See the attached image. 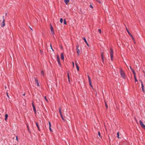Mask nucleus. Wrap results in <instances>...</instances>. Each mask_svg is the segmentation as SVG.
Listing matches in <instances>:
<instances>
[{
    "mask_svg": "<svg viewBox=\"0 0 145 145\" xmlns=\"http://www.w3.org/2000/svg\"><path fill=\"white\" fill-rule=\"evenodd\" d=\"M120 73L121 77L124 79H125V75L124 72L123 71L121 68H120Z\"/></svg>",
    "mask_w": 145,
    "mask_h": 145,
    "instance_id": "1",
    "label": "nucleus"
},
{
    "mask_svg": "<svg viewBox=\"0 0 145 145\" xmlns=\"http://www.w3.org/2000/svg\"><path fill=\"white\" fill-rule=\"evenodd\" d=\"M110 56L112 61L113 60V49L111 48L110 49Z\"/></svg>",
    "mask_w": 145,
    "mask_h": 145,
    "instance_id": "2",
    "label": "nucleus"
},
{
    "mask_svg": "<svg viewBox=\"0 0 145 145\" xmlns=\"http://www.w3.org/2000/svg\"><path fill=\"white\" fill-rule=\"evenodd\" d=\"M139 122L140 125L145 130V125H144L142 122L141 120H140Z\"/></svg>",
    "mask_w": 145,
    "mask_h": 145,
    "instance_id": "3",
    "label": "nucleus"
},
{
    "mask_svg": "<svg viewBox=\"0 0 145 145\" xmlns=\"http://www.w3.org/2000/svg\"><path fill=\"white\" fill-rule=\"evenodd\" d=\"M126 30H127V33H128V34L129 35V36L131 37L132 39L133 40H134V37H133V35H132V34L130 33L128 29H127V28H126Z\"/></svg>",
    "mask_w": 145,
    "mask_h": 145,
    "instance_id": "4",
    "label": "nucleus"
},
{
    "mask_svg": "<svg viewBox=\"0 0 145 145\" xmlns=\"http://www.w3.org/2000/svg\"><path fill=\"white\" fill-rule=\"evenodd\" d=\"M2 18L3 19V22L1 24V27H3L5 26V19L4 18V17L3 16H2Z\"/></svg>",
    "mask_w": 145,
    "mask_h": 145,
    "instance_id": "5",
    "label": "nucleus"
},
{
    "mask_svg": "<svg viewBox=\"0 0 145 145\" xmlns=\"http://www.w3.org/2000/svg\"><path fill=\"white\" fill-rule=\"evenodd\" d=\"M141 83L142 90L143 92L144 93L145 92L144 87V86L143 85V84L142 81H141Z\"/></svg>",
    "mask_w": 145,
    "mask_h": 145,
    "instance_id": "6",
    "label": "nucleus"
},
{
    "mask_svg": "<svg viewBox=\"0 0 145 145\" xmlns=\"http://www.w3.org/2000/svg\"><path fill=\"white\" fill-rule=\"evenodd\" d=\"M50 30L51 31L52 34H54V29H53V28L52 26V25H50Z\"/></svg>",
    "mask_w": 145,
    "mask_h": 145,
    "instance_id": "7",
    "label": "nucleus"
},
{
    "mask_svg": "<svg viewBox=\"0 0 145 145\" xmlns=\"http://www.w3.org/2000/svg\"><path fill=\"white\" fill-rule=\"evenodd\" d=\"M79 47V46H76V50H77V53L78 55H79L80 54V50L78 48Z\"/></svg>",
    "mask_w": 145,
    "mask_h": 145,
    "instance_id": "8",
    "label": "nucleus"
},
{
    "mask_svg": "<svg viewBox=\"0 0 145 145\" xmlns=\"http://www.w3.org/2000/svg\"><path fill=\"white\" fill-rule=\"evenodd\" d=\"M32 107H33V109L34 110V111L35 113H36V110L35 107L34 106V105L33 103V101H32Z\"/></svg>",
    "mask_w": 145,
    "mask_h": 145,
    "instance_id": "9",
    "label": "nucleus"
},
{
    "mask_svg": "<svg viewBox=\"0 0 145 145\" xmlns=\"http://www.w3.org/2000/svg\"><path fill=\"white\" fill-rule=\"evenodd\" d=\"M57 61L59 65V66H61V64L60 63V59L59 58V56H57Z\"/></svg>",
    "mask_w": 145,
    "mask_h": 145,
    "instance_id": "10",
    "label": "nucleus"
},
{
    "mask_svg": "<svg viewBox=\"0 0 145 145\" xmlns=\"http://www.w3.org/2000/svg\"><path fill=\"white\" fill-rule=\"evenodd\" d=\"M35 81L36 83L37 84V86H40V85L39 84V82H38L37 79L36 78H35Z\"/></svg>",
    "mask_w": 145,
    "mask_h": 145,
    "instance_id": "11",
    "label": "nucleus"
},
{
    "mask_svg": "<svg viewBox=\"0 0 145 145\" xmlns=\"http://www.w3.org/2000/svg\"><path fill=\"white\" fill-rule=\"evenodd\" d=\"M61 59L62 60L64 59V55L63 53H61Z\"/></svg>",
    "mask_w": 145,
    "mask_h": 145,
    "instance_id": "12",
    "label": "nucleus"
},
{
    "mask_svg": "<svg viewBox=\"0 0 145 145\" xmlns=\"http://www.w3.org/2000/svg\"><path fill=\"white\" fill-rule=\"evenodd\" d=\"M101 58L102 59V61L103 62L104 61V57H103V54L102 52L101 53Z\"/></svg>",
    "mask_w": 145,
    "mask_h": 145,
    "instance_id": "13",
    "label": "nucleus"
},
{
    "mask_svg": "<svg viewBox=\"0 0 145 145\" xmlns=\"http://www.w3.org/2000/svg\"><path fill=\"white\" fill-rule=\"evenodd\" d=\"M83 39H84V41H85V43L88 46L89 44H88L86 39L84 37H83Z\"/></svg>",
    "mask_w": 145,
    "mask_h": 145,
    "instance_id": "14",
    "label": "nucleus"
},
{
    "mask_svg": "<svg viewBox=\"0 0 145 145\" xmlns=\"http://www.w3.org/2000/svg\"><path fill=\"white\" fill-rule=\"evenodd\" d=\"M65 2V3L67 5V3L69 2V0H64Z\"/></svg>",
    "mask_w": 145,
    "mask_h": 145,
    "instance_id": "15",
    "label": "nucleus"
},
{
    "mask_svg": "<svg viewBox=\"0 0 145 145\" xmlns=\"http://www.w3.org/2000/svg\"><path fill=\"white\" fill-rule=\"evenodd\" d=\"M76 67L78 71H79V67L78 65H77V63H76Z\"/></svg>",
    "mask_w": 145,
    "mask_h": 145,
    "instance_id": "16",
    "label": "nucleus"
},
{
    "mask_svg": "<svg viewBox=\"0 0 145 145\" xmlns=\"http://www.w3.org/2000/svg\"><path fill=\"white\" fill-rule=\"evenodd\" d=\"M88 80H89V82H91V78H90L89 76V75H88Z\"/></svg>",
    "mask_w": 145,
    "mask_h": 145,
    "instance_id": "17",
    "label": "nucleus"
},
{
    "mask_svg": "<svg viewBox=\"0 0 145 145\" xmlns=\"http://www.w3.org/2000/svg\"><path fill=\"white\" fill-rule=\"evenodd\" d=\"M67 76L68 79V80L70 82V77H69V72L67 73Z\"/></svg>",
    "mask_w": 145,
    "mask_h": 145,
    "instance_id": "18",
    "label": "nucleus"
},
{
    "mask_svg": "<svg viewBox=\"0 0 145 145\" xmlns=\"http://www.w3.org/2000/svg\"><path fill=\"white\" fill-rule=\"evenodd\" d=\"M8 116V115L7 114H6L5 115V120L6 121H7V120Z\"/></svg>",
    "mask_w": 145,
    "mask_h": 145,
    "instance_id": "19",
    "label": "nucleus"
},
{
    "mask_svg": "<svg viewBox=\"0 0 145 145\" xmlns=\"http://www.w3.org/2000/svg\"><path fill=\"white\" fill-rule=\"evenodd\" d=\"M132 71V72H133L134 75V76H135L136 75V73L134 70L133 69H132V70H131Z\"/></svg>",
    "mask_w": 145,
    "mask_h": 145,
    "instance_id": "20",
    "label": "nucleus"
},
{
    "mask_svg": "<svg viewBox=\"0 0 145 145\" xmlns=\"http://www.w3.org/2000/svg\"><path fill=\"white\" fill-rule=\"evenodd\" d=\"M134 78L135 80V82H137L138 80H137V79L136 75L134 76Z\"/></svg>",
    "mask_w": 145,
    "mask_h": 145,
    "instance_id": "21",
    "label": "nucleus"
},
{
    "mask_svg": "<svg viewBox=\"0 0 145 145\" xmlns=\"http://www.w3.org/2000/svg\"><path fill=\"white\" fill-rule=\"evenodd\" d=\"M36 125L37 126V128H38V130H39V131H40V129H39V126L38 125V123H37L36 122Z\"/></svg>",
    "mask_w": 145,
    "mask_h": 145,
    "instance_id": "22",
    "label": "nucleus"
},
{
    "mask_svg": "<svg viewBox=\"0 0 145 145\" xmlns=\"http://www.w3.org/2000/svg\"><path fill=\"white\" fill-rule=\"evenodd\" d=\"M59 112L60 114V115H62L61 112V108H59Z\"/></svg>",
    "mask_w": 145,
    "mask_h": 145,
    "instance_id": "23",
    "label": "nucleus"
},
{
    "mask_svg": "<svg viewBox=\"0 0 145 145\" xmlns=\"http://www.w3.org/2000/svg\"><path fill=\"white\" fill-rule=\"evenodd\" d=\"M117 137L118 138H120V137H119V133L118 132L117 133Z\"/></svg>",
    "mask_w": 145,
    "mask_h": 145,
    "instance_id": "24",
    "label": "nucleus"
},
{
    "mask_svg": "<svg viewBox=\"0 0 145 145\" xmlns=\"http://www.w3.org/2000/svg\"><path fill=\"white\" fill-rule=\"evenodd\" d=\"M105 106L106 107V109H107L108 108V105H107L106 102L105 101Z\"/></svg>",
    "mask_w": 145,
    "mask_h": 145,
    "instance_id": "25",
    "label": "nucleus"
},
{
    "mask_svg": "<svg viewBox=\"0 0 145 145\" xmlns=\"http://www.w3.org/2000/svg\"><path fill=\"white\" fill-rule=\"evenodd\" d=\"M60 116H61V118H62V119L63 120V121H65V120L62 116V115H60Z\"/></svg>",
    "mask_w": 145,
    "mask_h": 145,
    "instance_id": "26",
    "label": "nucleus"
},
{
    "mask_svg": "<svg viewBox=\"0 0 145 145\" xmlns=\"http://www.w3.org/2000/svg\"><path fill=\"white\" fill-rule=\"evenodd\" d=\"M60 22L61 23H62L63 22V19L62 18H61L60 19Z\"/></svg>",
    "mask_w": 145,
    "mask_h": 145,
    "instance_id": "27",
    "label": "nucleus"
},
{
    "mask_svg": "<svg viewBox=\"0 0 145 145\" xmlns=\"http://www.w3.org/2000/svg\"><path fill=\"white\" fill-rule=\"evenodd\" d=\"M64 24L65 25L67 24L66 22V20L65 19H64Z\"/></svg>",
    "mask_w": 145,
    "mask_h": 145,
    "instance_id": "28",
    "label": "nucleus"
},
{
    "mask_svg": "<svg viewBox=\"0 0 145 145\" xmlns=\"http://www.w3.org/2000/svg\"><path fill=\"white\" fill-rule=\"evenodd\" d=\"M44 99H45V100H46L47 102H48V99H47L46 97V96H45V97H44Z\"/></svg>",
    "mask_w": 145,
    "mask_h": 145,
    "instance_id": "29",
    "label": "nucleus"
},
{
    "mask_svg": "<svg viewBox=\"0 0 145 145\" xmlns=\"http://www.w3.org/2000/svg\"><path fill=\"white\" fill-rule=\"evenodd\" d=\"M49 127H51V123L50 122H49Z\"/></svg>",
    "mask_w": 145,
    "mask_h": 145,
    "instance_id": "30",
    "label": "nucleus"
},
{
    "mask_svg": "<svg viewBox=\"0 0 145 145\" xmlns=\"http://www.w3.org/2000/svg\"><path fill=\"white\" fill-rule=\"evenodd\" d=\"M49 129H50V130L51 131H52V130L51 128V127H49Z\"/></svg>",
    "mask_w": 145,
    "mask_h": 145,
    "instance_id": "31",
    "label": "nucleus"
},
{
    "mask_svg": "<svg viewBox=\"0 0 145 145\" xmlns=\"http://www.w3.org/2000/svg\"><path fill=\"white\" fill-rule=\"evenodd\" d=\"M16 140H17V142H18V136H16Z\"/></svg>",
    "mask_w": 145,
    "mask_h": 145,
    "instance_id": "32",
    "label": "nucleus"
},
{
    "mask_svg": "<svg viewBox=\"0 0 145 145\" xmlns=\"http://www.w3.org/2000/svg\"><path fill=\"white\" fill-rule=\"evenodd\" d=\"M89 84H90V86H91V87H92V84H91V82H89Z\"/></svg>",
    "mask_w": 145,
    "mask_h": 145,
    "instance_id": "33",
    "label": "nucleus"
},
{
    "mask_svg": "<svg viewBox=\"0 0 145 145\" xmlns=\"http://www.w3.org/2000/svg\"><path fill=\"white\" fill-rule=\"evenodd\" d=\"M50 46L52 50L53 51L54 50L53 49H52V45H51V44H50Z\"/></svg>",
    "mask_w": 145,
    "mask_h": 145,
    "instance_id": "34",
    "label": "nucleus"
},
{
    "mask_svg": "<svg viewBox=\"0 0 145 145\" xmlns=\"http://www.w3.org/2000/svg\"><path fill=\"white\" fill-rule=\"evenodd\" d=\"M41 74L42 75H43L44 74V72L43 71H41Z\"/></svg>",
    "mask_w": 145,
    "mask_h": 145,
    "instance_id": "35",
    "label": "nucleus"
},
{
    "mask_svg": "<svg viewBox=\"0 0 145 145\" xmlns=\"http://www.w3.org/2000/svg\"><path fill=\"white\" fill-rule=\"evenodd\" d=\"M72 65H73V67H74V64L73 62H72Z\"/></svg>",
    "mask_w": 145,
    "mask_h": 145,
    "instance_id": "36",
    "label": "nucleus"
},
{
    "mask_svg": "<svg viewBox=\"0 0 145 145\" xmlns=\"http://www.w3.org/2000/svg\"><path fill=\"white\" fill-rule=\"evenodd\" d=\"M100 131H99L98 132V135L100 137Z\"/></svg>",
    "mask_w": 145,
    "mask_h": 145,
    "instance_id": "37",
    "label": "nucleus"
},
{
    "mask_svg": "<svg viewBox=\"0 0 145 145\" xmlns=\"http://www.w3.org/2000/svg\"><path fill=\"white\" fill-rule=\"evenodd\" d=\"M130 69H131V70H132V69H133L132 68V67H131V66H130Z\"/></svg>",
    "mask_w": 145,
    "mask_h": 145,
    "instance_id": "38",
    "label": "nucleus"
},
{
    "mask_svg": "<svg viewBox=\"0 0 145 145\" xmlns=\"http://www.w3.org/2000/svg\"><path fill=\"white\" fill-rule=\"evenodd\" d=\"M90 7L91 8H93V7H92V6L91 5H90Z\"/></svg>",
    "mask_w": 145,
    "mask_h": 145,
    "instance_id": "39",
    "label": "nucleus"
},
{
    "mask_svg": "<svg viewBox=\"0 0 145 145\" xmlns=\"http://www.w3.org/2000/svg\"><path fill=\"white\" fill-rule=\"evenodd\" d=\"M27 127L28 130H29V127H28V125H27Z\"/></svg>",
    "mask_w": 145,
    "mask_h": 145,
    "instance_id": "40",
    "label": "nucleus"
},
{
    "mask_svg": "<svg viewBox=\"0 0 145 145\" xmlns=\"http://www.w3.org/2000/svg\"><path fill=\"white\" fill-rule=\"evenodd\" d=\"M23 95L24 96H25V93H24L23 94Z\"/></svg>",
    "mask_w": 145,
    "mask_h": 145,
    "instance_id": "41",
    "label": "nucleus"
},
{
    "mask_svg": "<svg viewBox=\"0 0 145 145\" xmlns=\"http://www.w3.org/2000/svg\"><path fill=\"white\" fill-rule=\"evenodd\" d=\"M7 96L8 97H9V96H8V93H7Z\"/></svg>",
    "mask_w": 145,
    "mask_h": 145,
    "instance_id": "42",
    "label": "nucleus"
},
{
    "mask_svg": "<svg viewBox=\"0 0 145 145\" xmlns=\"http://www.w3.org/2000/svg\"><path fill=\"white\" fill-rule=\"evenodd\" d=\"M98 31L99 32H100V29H99L98 30Z\"/></svg>",
    "mask_w": 145,
    "mask_h": 145,
    "instance_id": "43",
    "label": "nucleus"
},
{
    "mask_svg": "<svg viewBox=\"0 0 145 145\" xmlns=\"http://www.w3.org/2000/svg\"><path fill=\"white\" fill-rule=\"evenodd\" d=\"M100 33H101V30L100 29Z\"/></svg>",
    "mask_w": 145,
    "mask_h": 145,
    "instance_id": "44",
    "label": "nucleus"
},
{
    "mask_svg": "<svg viewBox=\"0 0 145 145\" xmlns=\"http://www.w3.org/2000/svg\"><path fill=\"white\" fill-rule=\"evenodd\" d=\"M30 29H31V30H32V28H30Z\"/></svg>",
    "mask_w": 145,
    "mask_h": 145,
    "instance_id": "45",
    "label": "nucleus"
},
{
    "mask_svg": "<svg viewBox=\"0 0 145 145\" xmlns=\"http://www.w3.org/2000/svg\"><path fill=\"white\" fill-rule=\"evenodd\" d=\"M100 138H101V137L100 136Z\"/></svg>",
    "mask_w": 145,
    "mask_h": 145,
    "instance_id": "46",
    "label": "nucleus"
}]
</instances>
